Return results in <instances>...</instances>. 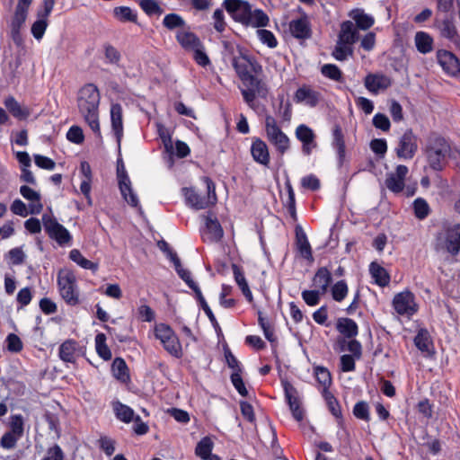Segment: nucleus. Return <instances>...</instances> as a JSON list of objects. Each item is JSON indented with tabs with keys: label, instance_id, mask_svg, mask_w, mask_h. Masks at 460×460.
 I'll return each mask as SVG.
<instances>
[{
	"label": "nucleus",
	"instance_id": "de8ad7c7",
	"mask_svg": "<svg viewBox=\"0 0 460 460\" xmlns=\"http://www.w3.org/2000/svg\"><path fill=\"white\" fill-rule=\"evenodd\" d=\"M102 50L106 64L119 66L121 60V54L117 48L106 42L102 45Z\"/></svg>",
	"mask_w": 460,
	"mask_h": 460
},
{
	"label": "nucleus",
	"instance_id": "4d7b16f0",
	"mask_svg": "<svg viewBox=\"0 0 460 460\" xmlns=\"http://www.w3.org/2000/svg\"><path fill=\"white\" fill-rule=\"evenodd\" d=\"M353 414L357 419L368 422L370 420L368 403L365 401L358 402L353 407Z\"/></svg>",
	"mask_w": 460,
	"mask_h": 460
},
{
	"label": "nucleus",
	"instance_id": "603ef678",
	"mask_svg": "<svg viewBox=\"0 0 460 460\" xmlns=\"http://www.w3.org/2000/svg\"><path fill=\"white\" fill-rule=\"evenodd\" d=\"M163 25L166 29L172 31L177 28L184 27L186 25V22L180 14L172 13L164 16L163 20Z\"/></svg>",
	"mask_w": 460,
	"mask_h": 460
},
{
	"label": "nucleus",
	"instance_id": "393cba45",
	"mask_svg": "<svg viewBox=\"0 0 460 460\" xmlns=\"http://www.w3.org/2000/svg\"><path fill=\"white\" fill-rule=\"evenodd\" d=\"M251 154L253 160L264 166L270 164V153L268 146L260 138H255L251 146Z\"/></svg>",
	"mask_w": 460,
	"mask_h": 460
},
{
	"label": "nucleus",
	"instance_id": "cd10ccee",
	"mask_svg": "<svg viewBox=\"0 0 460 460\" xmlns=\"http://www.w3.org/2000/svg\"><path fill=\"white\" fill-rule=\"evenodd\" d=\"M349 16L355 22L357 30L367 31L371 28L375 23V19L372 15L367 14L363 9L356 8L349 13Z\"/></svg>",
	"mask_w": 460,
	"mask_h": 460
},
{
	"label": "nucleus",
	"instance_id": "5701e85b",
	"mask_svg": "<svg viewBox=\"0 0 460 460\" xmlns=\"http://www.w3.org/2000/svg\"><path fill=\"white\" fill-rule=\"evenodd\" d=\"M289 31L293 37L300 40L309 39L312 35L311 25L307 17L292 20L289 22Z\"/></svg>",
	"mask_w": 460,
	"mask_h": 460
},
{
	"label": "nucleus",
	"instance_id": "9d476101",
	"mask_svg": "<svg viewBox=\"0 0 460 460\" xmlns=\"http://www.w3.org/2000/svg\"><path fill=\"white\" fill-rule=\"evenodd\" d=\"M392 305L399 315L407 317L415 314L419 309L414 294L409 290H404L394 295Z\"/></svg>",
	"mask_w": 460,
	"mask_h": 460
},
{
	"label": "nucleus",
	"instance_id": "39448f33",
	"mask_svg": "<svg viewBox=\"0 0 460 460\" xmlns=\"http://www.w3.org/2000/svg\"><path fill=\"white\" fill-rule=\"evenodd\" d=\"M154 334L168 354L178 359L182 357L181 341L170 325L163 323H156L154 328Z\"/></svg>",
	"mask_w": 460,
	"mask_h": 460
},
{
	"label": "nucleus",
	"instance_id": "a18cd8bd",
	"mask_svg": "<svg viewBox=\"0 0 460 460\" xmlns=\"http://www.w3.org/2000/svg\"><path fill=\"white\" fill-rule=\"evenodd\" d=\"M69 258L71 261L75 262L77 265H79L83 269L90 270L93 272L98 270V264L84 258L82 255L81 252L77 249H73L70 251Z\"/></svg>",
	"mask_w": 460,
	"mask_h": 460
},
{
	"label": "nucleus",
	"instance_id": "f257e3e1",
	"mask_svg": "<svg viewBox=\"0 0 460 460\" xmlns=\"http://www.w3.org/2000/svg\"><path fill=\"white\" fill-rule=\"evenodd\" d=\"M232 66L241 81L239 86L244 102L252 110L257 111V98L267 99L269 87L264 80L263 68L255 57L240 54L234 57Z\"/></svg>",
	"mask_w": 460,
	"mask_h": 460
},
{
	"label": "nucleus",
	"instance_id": "423d86ee",
	"mask_svg": "<svg viewBox=\"0 0 460 460\" xmlns=\"http://www.w3.org/2000/svg\"><path fill=\"white\" fill-rule=\"evenodd\" d=\"M58 286L61 297L70 306L80 304V294L76 278L72 271H60L58 276Z\"/></svg>",
	"mask_w": 460,
	"mask_h": 460
},
{
	"label": "nucleus",
	"instance_id": "473e14b6",
	"mask_svg": "<svg viewBox=\"0 0 460 460\" xmlns=\"http://www.w3.org/2000/svg\"><path fill=\"white\" fill-rule=\"evenodd\" d=\"M4 104L15 119L22 120L30 116V110L25 106H22L13 96L6 97Z\"/></svg>",
	"mask_w": 460,
	"mask_h": 460
},
{
	"label": "nucleus",
	"instance_id": "e433bc0d",
	"mask_svg": "<svg viewBox=\"0 0 460 460\" xmlns=\"http://www.w3.org/2000/svg\"><path fill=\"white\" fill-rule=\"evenodd\" d=\"M77 342L72 339L65 341L58 349V356L60 359L66 363L75 362V352Z\"/></svg>",
	"mask_w": 460,
	"mask_h": 460
},
{
	"label": "nucleus",
	"instance_id": "aec40b11",
	"mask_svg": "<svg viewBox=\"0 0 460 460\" xmlns=\"http://www.w3.org/2000/svg\"><path fill=\"white\" fill-rule=\"evenodd\" d=\"M332 146L336 151L338 166L341 167L345 162L346 146L344 134L340 125H334L332 128Z\"/></svg>",
	"mask_w": 460,
	"mask_h": 460
},
{
	"label": "nucleus",
	"instance_id": "72a5a7b5",
	"mask_svg": "<svg viewBox=\"0 0 460 460\" xmlns=\"http://www.w3.org/2000/svg\"><path fill=\"white\" fill-rule=\"evenodd\" d=\"M369 273L374 282L379 287H386L389 285L391 278L388 271L377 262L373 261L369 265Z\"/></svg>",
	"mask_w": 460,
	"mask_h": 460
},
{
	"label": "nucleus",
	"instance_id": "b1692460",
	"mask_svg": "<svg viewBox=\"0 0 460 460\" xmlns=\"http://www.w3.org/2000/svg\"><path fill=\"white\" fill-rule=\"evenodd\" d=\"M358 31L351 21H345L341 22L337 41L353 47V44L358 41Z\"/></svg>",
	"mask_w": 460,
	"mask_h": 460
},
{
	"label": "nucleus",
	"instance_id": "c9c22d12",
	"mask_svg": "<svg viewBox=\"0 0 460 460\" xmlns=\"http://www.w3.org/2000/svg\"><path fill=\"white\" fill-rule=\"evenodd\" d=\"M337 331L345 338H355L358 333L357 323L350 318H340L336 323Z\"/></svg>",
	"mask_w": 460,
	"mask_h": 460
},
{
	"label": "nucleus",
	"instance_id": "4468645a",
	"mask_svg": "<svg viewBox=\"0 0 460 460\" xmlns=\"http://www.w3.org/2000/svg\"><path fill=\"white\" fill-rule=\"evenodd\" d=\"M323 99V94L308 84H303L294 93L295 102L303 103L310 108L316 107Z\"/></svg>",
	"mask_w": 460,
	"mask_h": 460
},
{
	"label": "nucleus",
	"instance_id": "ea45409f",
	"mask_svg": "<svg viewBox=\"0 0 460 460\" xmlns=\"http://www.w3.org/2000/svg\"><path fill=\"white\" fill-rule=\"evenodd\" d=\"M322 394L327 403L331 413L338 420L339 424L343 422L341 405L335 396L330 391H323Z\"/></svg>",
	"mask_w": 460,
	"mask_h": 460
},
{
	"label": "nucleus",
	"instance_id": "c03bdc74",
	"mask_svg": "<svg viewBox=\"0 0 460 460\" xmlns=\"http://www.w3.org/2000/svg\"><path fill=\"white\" fill-rule=\"evenodd\" d=\"M114 17L121 22H137V13L128 6H118L113 9Z\"/></svg>",
	"mask_w": 460,
	"mask_h": 460
},
{
	"label": "nucleus",
	"instance_id": "58836bf2",
	"mask_svg": "<svg viewBox=\"0 0 460 460\" xmlns=\"http://www.w3.org/2000/svg\"><path fill=\"white\" fill-rule=\"evenodd\" d=\"M417 50L421 54H428L433 49V39L424 31H418L414 37Z\"/></svg>",
	"mask_w": 460,
	"mask_h": 460
},
{
	"label": "nucleus",
	"instance_id": "2f4dec72",
	"mask_svg": "<svg viewBox=\"0 0 460 460\" xmlns=\"http://www.w3.org/2000/svg\"><path fill=\"white\" fill-rule=\"evenodd\" d=\"M439 31L442 37L450 40L457 48H460V36L452 19L447 17L443 19L439 23Z\"/></svg>",
	"mask_w": 460,
	"mask_h": 460
},
{
	"label": "nucleus",
	"instance_id": "0eeeda50",
	"mask_svg": "<svg viewBox=\"0 0 460 460\" xmlns=\"http://www.w3.org/2000/svg\"><path fill=\"white\" fill-rule=\"evenodd\" d=\"M24 431V417L22 414H12L9 417L8 430L0 438V447L6 450L13 449L23 437Z\"/></svg>",
	"mask_w": 460,
	"mask_h": 460
},
{
	"label": "nucleus",
	"instance_id": "a19ab883",
	"mask_svg": "<svg viewBox=\"0 0 460 460\" xmlns=\"http://www.w3.org/2000/svg\"><path fill=\"white\" fill-rule=\"evenodd\" d=\"M113 411L116 418L122 422L129 423L135 418V412L133 409L120 402H116L113 403Z\"/></svg>",
	"mask_w": 460,
	"mask_h": 460
},
{
	"label": "nucleus",
	"instance_id": "6ab92c4d",
	"mask_svg": "<svg viewBox=\"0 0 460 460\" xmlns=\"http://www.w3.org/2000/svg\"><path fill=\"white\" fill-rule=\"evenodd\" d=\"M296 137L302 143V152L309 155L312 149L316 146L314 131L308 126L301 124L296 128Z\"/></svg>",
	"mask_w": 460,
	"mask_h": 460
},
{
	"label": "nucleus",
	"instance_id": "7c9ffc66",
	"mask_svg": "<svg viewBox=\"0 0 460 460\" xmlns=\"http://www.w3.org/2000/svg\"><path fill=\"white\" fill-rule=\"evenodd\" d=\"M175 38L181 47L187 51H192L202 44L199 37L191 31H178Z\"/></svg>",
	"mask_w": 460,
	"mask_h": 460
},
{
	"label": "nucleus",
	"instance_id": "680f3d73",
	"mask_svg": "<svg viewBox=\"0 0 460 460\" xmlns=\"http://www.w3.org/2000/svg\"><path fill=\"white\" fill-rule=\"evenodd\" d=\"M202 181L204 182L207 188V195H205V197L208 201L209 205L213 206L217 203V200L216 194V185L214 181L208 176L202 177Z\"/></svg>",
	"mask_w": 460,
	"mask_h": 460
},
{
	"label": "nucleus",
	"instance_id": "338daca9",
	"mask_svg": "<svg viewBox=\"0 0 460 460\" xmlns=\"http://www.w3.org/2000/svg\"><path fill=\"white\" fill-rule=\"evenodd\" d=\"M10 209L14 215H17V216H20L22 217H25L29 214H31L29 207L27 208L25 203L19 199H16L13 201V203L10 207Z\"/></svg>",
	"mask_w": 460,
	"mask_h": 460
},
{
	"label": "nucleus",
	"instance_id": "1a4fd4ad",
	"mask_svg": "<svg viewBox=\"0 0 460 460\" xmlns=\"http://www.w3.org/2000/svg\"><path fill=\"white\" fill-rule=\"evenodd\" d=\"M265 129L269 141L276 147L279 154H285L289 148V138L280 129L272 116H266Z\"/></svg>",
	"mask_w": 460,
	"mask_h": 460
},
{
	"label": "nucleus",
	"instance_id": "3c124183",
	"mask_svg": "<svg viewBox=\"0 0 460 460\" xmlns=\"http://www.w3.org/2000/svg\"><path fill=\"white\" fill-rule=\"evenodd\" d=\"M314 375L317 382L323 386V391H329L332 385V376L330 371L323 367H314Z\"/></svg>",
	"mask_w": 460,
	"mask_h": 460
},
{
	"label": "nucleus",
	"instance_id": "69168bd1",
	"mask_svg": "<svg viewBox=\"0 0 460 460\" xmlns=\"http://www.w3.org/2000/svg\"><path fill=\"white\" fill-rule=\"evenodd\" d=\"M373 125L375 128L381 129L385 132L388 131L391 127L388 117L383 113H376L373 117Z\"/></svg>",
	"mask_w": 460,
	"mask_h": 460
},
{
	"label": "nucleus",
	"instance_id": "f8f14e48",
	"mask_svg": "<svg viewBox=\"0 0 460 460\" xmlns=\"http://www.w3.org/2000/svg\"><path fill=\"white\" fill-rule=\"evenodd\" d=\"M436 248L444 249L452 255L460 252V225L448 228L444 234H440L437 238Z\"/></svg>",
	"mask_w": 460,
	"mask_h": 460
},
{
	"label": "nucleus",
	"instance_id": "6e6552de",
	"mask_svg": "<svg viewBox=\"0 0 460 460\" xmlns=\"http://www.w3.org/2000/svg\"><path fill=\"white\" fill-rule=\"evenodd\" d=\"M41 220L44 230L50 239L55 240L60 246H66L71 243V234L63 225L59 224L54 217L44 214Z\"/></svg>",
	"mask_w": 460,
	"mask_h": 460
},
{
	"label": "nucleus",
	"instance_id": "e2e57ef3",
	"mask_svg": "<svg viewBox=\"0 0 460 460\" xmlns=\"http://www.w3.org/2000/svg\"><path fill=\"white\" fill-rule=\"evenodd\" d=\"M224 354L226 358V362L231 369H233V372L241 373L242 367L240 365V362L235 358V356L232 353L231 349L227 345L224 346Z\"/></svg>",
	"mask_w": 460,
	"mask_h": 460
},
{
	"label": "nucleus",
	"instance_id": "f704fd0d",
	"mask_svg": "<svg viewBox=\"0 0 460 460\" xmlns=\"http://www.w3.org/2000/svg\"><path fill=\"white\" fill-rule=\"evenodd\" d=\"M232 270L234 273V280L241 289L243 295L248 300V302H252L253 296L252 293L249 288L248 282L245 279L244 273L242 268L236 264H232Z\"/></svg>",
	"mask_w": 460,
	"mask_h": 460
},
{
	"label": "nucleus",
	"instance_id": "13d9d810",
	"mask_svg": "<svg viewBox=\"0 0 460 460\" xmlns=\"http://www.w3.org/2000/svg\"><path fill=\"white\" fill-rule=\"evenodd\" d=\"M324 294L318 289L304 290L301 293V296L304 302L309 306H315L320 303L321 296Z\"/></svg>",
	"mask_w": 460,
	"mask_h": 460
},
{
	"label": "nucleus",
	"instance_id": "a211bd4d",
	"mask_svg": "<svg viewBox=\"0 0 460 460\" xmlns=\"http://www.w3.org/2000/svg\"><path fill=\"white\" fill-rule=\"evenodd\" d=\"M365 87L372 93L377 94L392 85V80L384 74H368L364 80Z\"/></svg>",
	"mask_w": 460,
	"mask_h": 460
},
{
	"label": "nucleus",
	"instance_id": "4c0bfd02",
	"mask_svg": "<svg viewBox=\"0 0 460 460\" xmlns=\"http://www.w3.org/2000/svg\"><path fill=\"white\" fill-rule=\"evenodd\" d=\"M414 344L418 349L423 353L429 354L433 349V341L429 331L425 328H421L418 331L415 338Z\"/></svg>",
	"mask_w": 460,
	"mask_h": 460
},
{
	"label": "nucleus",
	"instance_id": "774afa93",
	"mask_svg": "<svg viewBox=\"0 0 460 460\" xmlns=\"http://www.w3.org/2000/svg\"><path fill=\"white\" fill-rule=\"evenodd\" d=\"M41 460H64V453L58 445H54L47 450L46 456Z\"/></svg>",
	"mask_w": 460,
	"mask_h": 460
},
{
	"label": "nucleus",
	"instance_id": "f03ea898",
	"mask_svg": "<svg viewBox=\"0 0 460 460\" xmlns=\"http://www.w3.org/2000/svg\"><path fill=\"white\" fill-rule=\"evenodd\" d=\"M222 6L234 21L252 28L268 26L270 18L261 9H252V5L244 0H224Z\"/></svg>",
	"mask_w": 460,
	"mask_h": 460
},
{
	"label": "nucleus",
	"instance_id": "49530a36",
	"mask_svg": "<svg viewBox=\"0 0 460 460\" xmlns=\"http://www.w3.org/2000/svg\"><path fill=\"white\" fill-rule=\"evenodd\" d=\"M353 53L354 49L352 46L336 41V45L332 51V56L338 61H345L349 59V58H351Z\"/></svg>",
	"mask_w": 460,
	"mask_h": 460
},
{
	"label": "nucleus",
	"instance_id": "20e7f679",
	"mask_svg": "<svg viewBox=\"0 0 460 460\" xmlns=\"http://www.w3.org/2000/svg\"><path fill=\"white\" fill-rule=\"evenodd\" d=\"M423 151L429 168L435 172L442 171L447 164V159L454 156L448 140L434 131L427 136Z\"/></svg>",
	"mask_w": 460,
	"mask_h": 460
},
{
	"label": "nucleus",
	"instance_id": "bf43d9fd",
	"mask_svg": "<svg viewBox=\"0 0 460 460\" xmlns=\"http://www.w3.org/2000/svg\"><path fill=\"white\" fill-rule=\"evenodd\" d=\"M48 27V18L38 17L31 26V33L36 40H40Z\"/></svg>",
	"mask_w": 460,
	"mask_h": 460
},
{
	"label": "nucleus",
	"instance_id": "ddd939ff",
	"mask_svg": "<svg viewBox=\"0 0 460 460\" xmlns=\"http://www.w3.org/2000/svg\"><path fill=\"white\" fill-rule=\"evenodd\" d=\"M437 59L443 71L456 78H460V60L452 52L445 49L437 51Z\"/></svg>",
	"mask_w": 460,
	"mask_h": 460
},
{
	"label": "nucleus",
	"instance_id": "bb28decb",
	"mask_svg": "<svg viewBox=\"0 0 460 460\" xmlns=\"http://www.w3.org/2000/svg\"><path fill=\"white\" fill-rule=\"evenodd\" d=\"M312 282L315 289H318L325 295L328 291V288L332 282L331 271L326 267L319 268L316 270Z\"/></svg>",
	"mask_w": 460,
	"mask_h": 460
},
{
	"label": "nucleus",
	"instance_id": "4be33fe9",
	"mask_svg": "<svg viewBox=\"0 0 460 460\" xmlns=\"http://www.w3.org/2000/svg\"><path fill=\"white\" fill-rule=\"evenodd\" d=\"M214 442L206 436L203 437L196 445L195 455L201 460H221L220 456L213 454Z\"/></svg>",
	"mask_w": 460,
	"mask_h": 460
},
{
	"label": "nucleus",
	"instance_id": "f3484780",
	"mask_svg": "<svg viewBox=\"0 0 460 460\" xmlns=\"http://www.w3.org/2000/svg\"><path fill=\"white\" fill-rule=\"evenodd\" d=\"M285 398L292 412V416L297 421L304 419V410L300 406V401L297 397L296 389L288 382L283 383Z\"/></svg>",
	"mask_w": 460,
	"mask_h": 460
},
{
	"label": "nucleus",
	"instance_id": "8fccbe9b",
	"mask_svg": "<svg viewBox=\"0 0 460 460\" xmlns=\"http://www.w3.org/2000/svg\"><path fill=\"white\" fill-rule=\"evenodd\" d=\"M321 74L332 81L342 82V71L334 64H325L321 67Z\"/></svg>",
	"mask_w": 460,
	"mask_h": 460
},
{
	"label": "nucleus",
	"instance_id": "5fc2aeb1",
	"mask_svg": "<svg viewBox=\"0 0 460 460\" xmlns=\"http://www.w3.org/2000/svg\"><path fill=\"white\" fill-rule=\"evenodd\" d=\"M331 291L333 300L341 302L348 295V285L345 280H340L332 287Z\"/></svg>",
	"mask_w": 460,
	"mask_h": 460
},
{
	"label": "nucleus",
	"instance_id": "c85d7f7f",
	"mask_svg": "<svg viewBox=\"0 0 460 460\" xmlns=\"http://www.w3.org/2000/svg\"><path fill=\"white\" fill-rule=\"evenodd\" d=\"M111 128L114 135L119 144L123 137V119L122 107L119 103L112 104L111 107Z\"/></svg>",
	"mask_w": 460,
	"mask_h": 460
},
{
	"label": "nucleus",
	"instance_id": "6e6d98bb",
	"mask_svg": "<svg viewBox=\"0 0 460 460\" xmlns=\"http://www.w3.org/2000/svg\"><path fill=\"white\" fill-rule=\"evenodd\" d=\"M141 9L149 16L160 15L164 10L155 0H140L138 3Z\"/></svg>",
	"mask_w": 460,
	"mask_h": 460
},
{
	"label": "nucleus",
	"instance_id": "9b49d317",
	"mask_svg": "<svg viewBox=\"0 0 460 460\" xmlns=\"http://www.w3.org/2000/svg\"><path fill=\"white\" fill-rule=\"evenodd\" d=\"M400 159H412L418 151V137L411 128H408L400 137L398 145L394 149Z\"/></svg>",
	"mask_w": 460,
	"mask_h": 460
},
{
	"label": "nucleus",
	"instance_id": "37998d69",
	"mask_svg": "<svg viewBox=\"0 0 460 460\" xmlns=\"http://www.w3.org/2000/svg\"><path fill=\"white\" fill-rule=\"evenodd\" d=\"M296 247L301 257L309 261H314L312 248L305 233H296Z\"/></svg>",
	"mask_w": 460,
	"mask_h": 460
},
{
	"label": "nucleus",
	"instance_id": "09e8293b",
	"mask_svg": "<svg viewBox=\"0 0 460 460\" xmlns=\"http://www.w3.org/2000/svg\"><path fill=\"white\" fill-rule=\"evenodd\" d=\"M95 349L100 358L103 360H110L112 357L110 348L106 344V336L104 333H98L95 336Z\"/></svg>",
	"mask_w": 460,
	"mask_h": 460
},
{
	"label": "nucleus",
	"instance_id": "79ce46f5",
	"mask_svg": "<svg viewBox=\"0 0 460 460\" xmlns=\"http://www.w3.org/2000/svg\"><path fill=\"white\" fill-rule=\"evenodd\" d=\"M111 370L118 380L127 382L129 379L128 367L123 358H116L112 362Z\"/></svg>",
	"mask_w": 460,
	"mask_h": 460
},
{
	"label": "nucleus",
	"instance_id": "a878e982",
	"mask_svg": "<svg viewBox=\"0 0 460 460\" xmlns=\"http://www.w3.org/2000/svg\"><path fill=\"white\" fill-rule=\"evenodd\" d=\"M20 193L25 199L31 201L29 208L31 215H38L41 212L43 205L40 201V194L39 192L27 185H22L20 188Z\"/></svg>",
	"mask_w": 460,
	"mask_h": 460
},
{
	"label": "nucleus",
	"instance_id": "7ed1b4c3",
	"mask_svg": "<svg viewBox=\"0 0 460 460\" xmlns=\"http://www.w3.org/2000/svg\"><path fill=\"white\" fill-rule=\"evenodd\" d=\"M100 92L94 84H84L78 92L77 106L93 132L101 137L99 123Z\"/></svg>",
	"mask_w": 460,
	"mask_h": 460
},
{
	"label": "nucleus",
	"instance_id": "c756f323",
	"mask_svg": "<svg viewBox=\"0 0 460 460\" xmlns=\"http://www.w3.org/2000/svg\"><path fill=\"white\" fill-rule=\"evenodd\" d=\"M182 193L184 195L186 203L197 209H204L210 207L208 201L207 200L205 196L199 195L194 189L192 188H183Z\"/></svg>",
	"mask_w": 460,
	"mask_h": 460
},
{
	"label": "nucleus",
	"instance_id": "864d4df0",
	"mask_svg": "<svg viewBox=\"0 0 460 460\" xmlns=\"http://www.w3.org/2000/svg\"><path fill=\"white\" fill-rule=\"evenodd\" d=\"M413 209L415 217L420 220L425 219L430 212L428 202L422 198H418L413 201Z\"/></svg>",
	"mask_w": 460,
	"mask_h": 460
},
{
	"label": "nucleus",
	"instance_id": "412c9836",
	"mask_svg": "<svg viewBox=\"0 0 460 460\" xmlns=\"http://www.w3.org/2000/svg\"><path fill=\"white\" fill-rule=\"evenodd\" d=\"M119 181V188L123 199L131 207L137 208L139 205V200L137 194L133 191L130 179L128 173L117 175Z\"/></svg>",
	"mask_w": 460,
	"mask_h": 460
},
{
	"label": "nucleus",
	"instance_id": "dca6fc26",
	"mask_svg": "<svg viewBox=\"0 0 460 460\" xmlns=\"http://www.w3.org/2000/svg\"><path fill=\"white\" fill-rule=\"evenodd\" d=\"M409 170L406 165H397L394 172H390L386 175L385 180V187L395 194L402 192L404 189V180Z\"/></svg>",
	"mask_w": 460,
	"mask_h": 460
},
{
	"label": "nucleus",
	"instance_id": "052dcab7",
	"mask_svg": "<svg viewBox=\"0 0 460 460\" xmlns=\"http://www.w3.org/2000/svg\"><path fill=\"white\" fill-rule=\"evenodd\" d=\"M257 35L261 43L267 45L269 48L273 49L277 47L278 40L270 31L259 29L257 30Z\"/></svg>",
	"mask_w": 460,
	"mask_h": 460
},
{
	"label": "nucleus",
	"instance_id": "0e129e2a",
	"mask_svg": "<svg viewBox=\"0 0 460 460\" xmlns=\"http://www.w3.org/2000/svg\"><path fill=\"white\" fill-rule=\"evenodd\" d=\"M193 51V58L196 61V63L203 67H206L208 65L210 64L209 58L205 52V49L203 44H200V46Z\"/></svg>",
	"mask_w": 460,
	"mask_h": 460
},
{
	"label": "nucleus",
	"instance_id": "2eb2a0df",
	"mask_svg": "<svg viewBox=\"0 0 460 460\" xmlns=\"http://www.w3.org/2000/svg\"><path fill=\"white\" fill-rule=\"evenodd\" d=\"M204 218L205 228L201 232L203 241L208 243L220 241L224 235V231L219 221L212 213H208Z\"/></svg>",
	"mask_w": 460,
	"mask_h": 460
}]
</instances>
